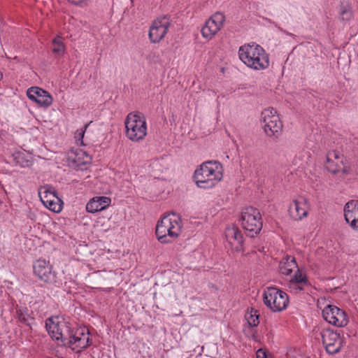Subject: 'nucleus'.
<instances>
[{"label": "nucleus", "instance_id": "a878e982", "mask_svg": "<svg viewBox=\"0 0 358 358\" xmlns=\"http://www.w3.org/2000/svg\"><path fill=\"white\" fill-rule=\"evenodd\" d=\"M16 317L20 322L29 324V315L27 308H17L16 310Z\"/></svg>", "mask_w": 358, "mask_h": 358}, {"label": "nucleus", "instance_id": "9d476101", "mask_svg": "<svg viewBox=\"0 0 358 358\" xmlns=\"http://www.w3.org/2000/svg\"><path fill=\"white\" fill-rule=\"evenodd\" d=\"M323 318L329 324L343 327L348 324L346 313L336 306L328 305L322 310Z\"/></svg>", "mask_w": 358, "mask_h": 358}, {"label": "nucleus", "instance_id": "4be33fe9", "mask_svg": "<svg viewBox=\"0 0 358 358\" xmlns=\"http://www.w3.org/2000/svg\"><path fill=\"white\" fill-rule=\"evenodd\" d=\"M298 267L295 261V258L288 256L283 259L280 264V271L284 275H289L293 270L296 269Z\"/></svg>", "mask_w": 358, "mask_h": 358}, {"label": "nucleus", "instance_id": "aec40b11", "mask_svg": "<svg viewBox=\"0 0 358 358\" xmlns=\"http://www.w3.org/2000/svg\"><path fill=\"white\" fill-rule=\"evenodd\" d=\"M110 199L107 196H95L87 203L86 210L91 213L103 210L110 205Z\"/></svg>", "mask_w": 358, "mask_h": 358}, {"label": "nucleus", "instance_id": "f03ea898", "mask_svg": "<svg viewBox=\"0 0 358 358\" xmlns=\"http://www.w3.org/2000/svg\"><path fill=\"white\" fill-rule=\"evenodd\" d=\"M240 59L249 68L257 71L264 70L269 66V57L259 45H245L238 50Z\"/></svg>", "mask_w": 358, "mask_h": 358}, {"label": "nucleus", "instance_id": "bb28decb", "mask_svg": "<svg viewBox=\"0 0 358 358\" xmlns=\"http://www.w3.org/2000/svg\"><path fill=\"white\" fill-rule=\"evenodd\" d=\"M245 319L250 327H256L259 323V315L257 313V311H250V313H247L245 315Z\"/></svg>", "mask_w": 358, "mask_h": 358}, {"label": "nucleus", "instance_id": "473e14b6", "mask_svg": "<svg viewBox=\"0 0 358 358\" xmlns=\"http://www.w3.org/2000/svg\"><path fill=\"white\" fill-rule=\"evenodd\" d=\"M86 0H69L71 3L76 5H80L85 2Z\"/></svg>", "mask_w": 358, "mask_h": 358}, {"label": "nucleus", "instance_id": "a211bd4d", "mask_svg": "<svg viewBox=\"0 0 358 358\" xmlns=\"http://www.w3.org/2000/svg\"><path fill=\"white\" fill-rule=\"evenodd\" d=\"M63 204V201L57 195L55 189L46 186V208L58 213L62 210Z\"/></svg>", "mask_w": 358, "mask_h": 358}, {"label": "nucleus", "instance_id": "4468645a", "mask_svg": "<svg viewBox=\"0 0 358 358\" xmlns=\"http://www.w3.org/2000/svg\"><path fill=\"white\" fill-rule=\"evenodd\" d=\"M91 157L81 149H71L66 155L67 165L73 169L80 168L82 165L90 163Z\"/></svg>", "mask_w": 358, "mask_h": 358}, {"label": "nucleus", "instance_id": "cd10ccee", "mask_svg": "<svg viewBox=\"0 0 358 358\" xmlns=\"http://www.w3.org/2000/svg\"><path fill=\"white\" fill-rule=\"evenodd\" d=\"M91 122H90V123L85 124L84 126V127L80 128V129H78L76 131L74 137H75L78 144L79 143L81 145H85L84 143V142H83V138H84V136H85V131H86L87 128L89 127L90 124Z\"/></svg>", "mask_w": 358, "mask_h": 358}, {"label": "nucleus", "instance_id": "f704fd0d", "mask_svg": "<svg viewBox=\"0 0 358 358\" xmlns=\"http://www.w3.org/2000/svg\"><path fill=\"white\" fill-rule=\"evenodd\" d=\"M2 77H3V74L1 72H0V80L2 78Z\"/></svg>", "mask_w": 358, "mask_h": 358}, {"label": "nucleus", "instance_id": "6e6552de", "mask_svg": "<svg viewBox=\"0 0 358 358\" xmlns=\"http://www.w3.org/2000/svg\"><path fill=\"white\" fill-rule=\"evenodd\" d=\"M262 124L268 136H278L282 127L280 117L273 108H268L262 111Z\"/></svg>", "mask_w": 358, "mask_h": 358}, {"label": "nucleus", "instance_id": "7c9ffc66", "mask_svg": "<svg viewBox=\"0 0 358 358\" xmlns=\"http://www.w3.org/2000/svg\"><path fill=\"white\" fill-rule=\"evenodd\" d=\"M52 101L53 98L49 92H46V107L52 104Z\"/></svg>", "mask_w": 358, "mask_h": 358}, {"label": "nucleus", "instance_id": "2f4dec72", "mask_svg": "<svg viewBox=\"0 0 358 358\" xmlns=\"http://www.w3.org/2000/svg\"><path fill=\"white\" fill-rule=\"evenodd\" d=\"M20 155H19L17 157L18 160H20ZM17 162L20 163V161H17ZM30 164H31V162L29 160H26V162L24 163L20 162V165L22 166H29Z\"/></svg>", "mask_w": 358, "mask_h": 358}, {"label": "nucleus", "instance_id": "9b49d317", "mask_svg": "<svg viewBox=\"0 0 358 358\" xmlns=\"http://www.w3.org/2000/svg\"><path fill=\"white\" fill-rule=\"evenodd\" d=\"M224 20L225 16L222 13H215L202 27V36L207 39H211L223 27Z\"/></svg>", "mask_w": 358, "mask_h": 358}, {"label": "nucleus", "instance_id": "393cba45", "mask_svg": "<svg viewBox=\"0 0 358 358\" xmlns=\"http://www.w3.org/2000/svg\"><path fill=\"white\" fill-rule=\"evenodd\" d=\"M65 48L60 37H57L53 39L52 43V50L55 54L58 55H62L64 52Z\"/></svg>", "mask_w": 358, "mask_h": 358}, {"label": "nucleus", "instance_id": "72a5a7b5", "mask_svg": "<svg viewBox=\"0 0 358 358\" xmlns=\"http://www.w3.org/2000/svg\"><path fill=\"white\" fill-rule=\"evenodd\" d=\"M38 196L40 198V200L42 202V203L43 205H45V200L43 199L42 196H41V188L39 189L38 191Z\"/></svg>", "mask_w": 358, "mask_h": 358}, {"label": "nucleus", "instance_id": "0eeeda50", "mask_svg": "<svg viewBox=\"0 0 358 358\" xmlns=\"http://www.w3.org/2000/svg\"><path fill=\"white\" fill-rule=\"evenodd\" d=\"M241 222L243 228L251 237L259 234L262 228L261 214L257 209L252 207L246 208L243 210Z\"/></svg>", "mask_w": 358, "mask_h": 358}, {"label": "nucleus", "instance_id": "1a4fd4ad", "mask_svg": "<svg viewBox=\"0 0 358 358\" xmlns=\"http://www.w3.org/2000/svg\"><path fill=\"white\" fill-rule=\"evenodd\" d=\"M69 328L66 322L58 316L52 317L46 320V331L59 345L65 336L66 329Z\"/></svg>", "mask_w": 358, "mask_h": 358}, {"label": "nucleus", "instance_id": "423d86ee", "mask_svg": "<svg viewBox=\"0 0 358 358\" xmlns=\"http://www.w3.org/2000/svg\"><path fill=\"white\" fill-rule=\"evenodd\" d=\"M262 297L264 304L273 312L283 310L289 303L287 294L275 287L265 289Z\"/></svg>", "mask_w": 358, "mask_h": 358}, {"label": "nucleus", "instance_id": "c85d7f7f", "mask_svg": "<svg viewBox=\"0 0 358 358\" xmlns=\"http://www.w3.org/2000/svg\"><path fill=\"white\" fill-rule=\"evenodd\" d=\"M352 17V11L349 8H344L341 12V17L343 20H348Z\"/></svg>", "mask_w": 358, "mask_h": 358}, {"label": "nucleus", "instance_id": "39448f33", "mask_svg": "<svg viewBox=\"0 0 358 358\" xmlns=\"http://www.w3.org/2000/svg\"><path fill=\"white\" fill-rule=\"evenodd\" d=\"M60 345H65L76 352H80L90 345V332L85 327H79L75 330L66 329V334Z\"/></svg>", "mask_w": 358, "mask_h": 358}, {"label": "nucleus", "instance_id": "2eb2a0df", "mask_svg": "<svg viewBox=\"0 0 358 358\" xmlns=\"http://www.w3.org/2000/svg\"><path fill=\"white\" fill-rule=\"evenodd\" d=\"M326 167L329 171L333 173H337L340 171L346 173L348 171L345 164L343 156L336 151H331L328 153Z\"/></svg>", "mask_w": 358, "mask_h": 358}, {"label": "nucleus", "instance_id": "ddd939ff", "mask_svg": "<svg viewBox=\"0 0 358 358\" xmlns=\"http://www.w3.org/2000/svg\"><path fill=\"white\" fill-rule=\"evenodd\" d=\"M322 343L329 354H335L340 351L343 345V338L340 334L331 329H324L321 332Z\"/></svg>", "mask_w": 358, "mask_h": 358}, {"label": "nucleus", "instance_id": "f8f14e48", "mask_svg": "<svg viewBox=\"0 0 358 358\" xmlns=\"http://www.w3.org/2000/svg\"><path fill=\"white\" fill-rule=\"evenodd\" d=\"M171 20L167 16H163L155 20L149 31V38L152 43H159L167 33Z\"/></svg>", "mask_w": 358, "mask_h": 358}, {"label": "nucleus", "instance_id": "f257e3e1", "mask_svg": "<svg viewBox=\"0 0 358 358\" xmlns=\"http://www.w3.org/2000/svg\"><path fill=\"white\" fill-rule=\"evenodd\" d=\"M222 166L216 161L203 162L194 172L195 182L200 188H212L222 180Z\"/></svg>", "mask_w": 358, "mask_h": 358}, {"label": "nucleus", "instance_id": "dca6fc26", "mask_svg": "<svg viewBox=\"0 0 358 358\" xmlns=\"http://www.w3.org/2000/svg\"><path fill=\"white\" fill-rule=\"evenodd\" d=\"M345 221L350 227L358 231V201L352 200L348 202L344 208Z\"/></svg>", "mask_w": 358, "mask_h": 358}, {"label": "nucleus", "instance_id": "c756f323", "mask_svg": "<svg viewBox=\"0 0 358 358\" xmlns=\"http://www.w3.org/2000/svg\"><path fill=\"white\" fill-rule=\"evenodd\" d=\"M257 358H268L265 350L259 349L256 353Z\"/></svg>", "mask_w": 358, "mask_h": 358}, {"label": "nucleus", "instance_id": "20e7f679", "mask_svg": "<svg viewBox=\"0 0 358 358\" xmlns=\"http://www.w3.org/2000/svg\"><path fill=\"white\" fill-rule=\"evenodd\" d=\"M127 137L133 142H138L147 135V124L144 115L138 112L130 113L124 122Z\"/></svg>", "mask_w": 358, "mask_h": 358}, {"label": "nucleus", "instance_id": "b1692460", "mask_svg": "<svg viewBox=\"0 0 358 358\" xmlns=\"http://www.w3.org/2000/svg\"><path fill=\"white\" fill-rule=\"evenodd\" d=\"M34 273L40 279L45 276V260L39 259L33 265Z\"/></svg>", "mask_w": 358, "mask_h": 358}, {"label": "nucleus", "instance_id": "412c9836", "mask_svg": "<svg viewBox=\"0 0 358 358\" xmlns=\"http://www.w3.org/2000/svg\"><path fill=\"white\" fill-rule=\"evenodd\" d=\"M27 96L39 106H45V90L38 87H32L27 90Z\"/></svg>", "mask_w": 358, "mask_h": 358}, {"label": "nucleus", "instance_id": "5701e85b", "mask_svg": "<svg viewBox=\"0 0 358 358\" xmlns=\"http://www.w3.org/2000/svg\"><path fill=\"white\" fill-rule=\"evenodd\" d=\"M296 269L297 270L293 278L289 282V288H294L296 290H301L302 287L299 286V285H306L307 283V280L306 276L303 275L301 271L298 268Z\"/></svg>", "mask_w": 358, "mask_h": 358}, {"label": "nucleus", "instance_id": "7ed1b4c3", "mask_svg": "<svg viewBox=\"0 0 358 358\" xmlns=\"http://www.w3.org/2000/svg\"><path fill=\"white\" fill-rule=\"evenodd\" d=\"M182 224L180 217L176 213L164 216L157 224L156 235L162 243L171 242L181 232Z\"/></svg>", "mask_w": 358, "mask_h": 358}, {"label": "nucleus", "instance_id": "6ab92c4d", "mask_svg": "<svg viewBox=\"0 0 358 358\" xmlns=\"http://www.w3.org/2000/svg\"><path fill=\"white\" fill-rule=\"evenodd\" d=\"M225 236L227 242L236 250L240 251L242 249L243 236L241 231L236 227H229L226 229Z\"/></svg>", "mask_w": 358, "mask_h": 358}, {"label": "nucleus", "instance_id": "f3484780", "mask_svg": "<svg viewBox=\"0 0 358 358\" xmlns=\"http://www.w3.org/2000/svg\"><path fill=\"white\" fill-rule=\"evenodd\" d=\"M308 208V201L304 198H301L299 200H294L290 204L289 214L295 220H301L307 216Z\"/></svg>", "mask_w": 358, "mask_h": 358}]
</instances>
